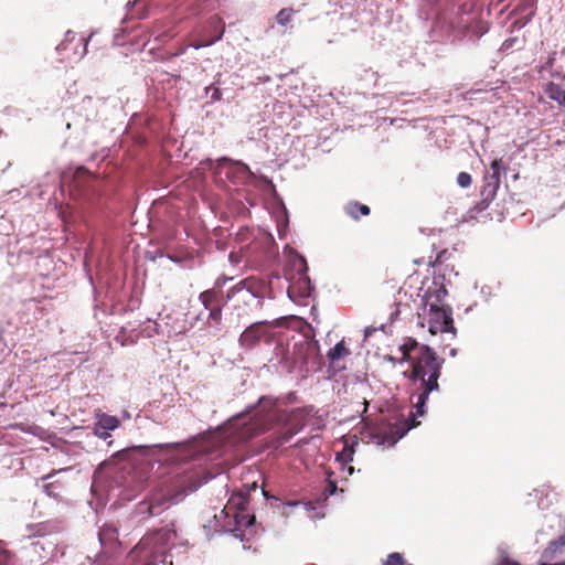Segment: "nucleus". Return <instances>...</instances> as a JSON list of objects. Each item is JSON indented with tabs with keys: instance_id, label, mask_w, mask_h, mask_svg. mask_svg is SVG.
Returning a JSON list of instances; mask_svg holds the SVG:
<instances>
[{
	"instance_id": "1",
	"label": "nucleus",
	"mask_w": 565,
	"mask_h": 565,
	"mask_svg": "<svg viewBox=\"0 0 565 565\" xmlns=\"http://www.w3.org/2000/svg\"><path fill=\"white\" fill-rule=\"evenodd\" d=\"M290 420V412L281 408L278 398L262 396L255 404L233 416L217 438L220 441H224L225 445L237 446L269 429L277 428L268 446L278 449L300 430V427Z\"/></svg>"
},
{
	"instance_id": "2",
	"label": "nucleus",
	"mask_w": 565,
	"mask_h": 565,
	"mask_svg": "<svg viewBox=\"0 0 565 565\" xmlns=\"http://www.w3.org/2000/svg\"><path fill=\"white\" fill-rule=\"evenodd\" d=\"M403 352L402 361H409L412 370L409 380L416 385V392L412 394V401H415V413H412L407 420L399 422L396 428L390 434H385L380 441L382 445L393 446L402 439L408 430L416 427L418 423L416 416L425 414V406L429 395L439 391L438 379L441 374V367L445 362L443 358L437 356L436 352L428 345H418L415 340H408L401 347Z\"/></svg>"
},
{
	"instance_id": "3",
	"label": "nucleus",
	"mask_w": 565,
	"mask_h": 565,
	"mask_svg": "<svg viewBox=\"0 0 565 565\" xmlns=\"http://www.w3.org/2000/svg\"><path fill=\"white\" fill-rule=\"evenodd\" d=\"M264 282L256 277L239 280L226 292L232 305L231 320L237 326L247 322L264 305Z\"/></svg>"
},
{
	"instance_id": "4",
	"label": "nucleus",
	"mask_w": 565,
	"mask_h": 565,
	"mask_svg": "<svg viewBox=\"0 0 565 565\" xmlns=\"http://www.w3.org/2000/svg\"><path fill=\"white\" fill-rule=\"evenodd\" d=\"M216 173L220 178L225 177L233 184L253 185L265 192H275L271 180L265 175H256L249 167L242 161H233L228 158L217 160Z\"/></svg>"
},
{
	"instance_id": "5",
	"label": "nucleus",
	"mask_w": 565,
	"mask_h": 565,
	"mask_svg": "<svg viewBox=\"0 0 565 565\" xmlns=\"http://www.w3.org/2000/svg\"><path fill=\"white\" fill-rule=\"evenodd\" d=\"M186 495L184 481L177 483L163 482L158 491H156L149 501H143L138 507V514L145 516L159 515L169 505L178 504Z\"/></svg>"
},
{
	"instance_id": "6",
	"label": "nucleus",
	"mask_w": 565,
	"mask_h": 565,
	"mask_svg": "<svg viewBox=\"0 0 565 565\" xmlns=\"http://www.w3.org/2000/svg\"><path fill=\"white\" fill-rule=\"evenodd\" d=\"M290 265L294 269L290 279V285L287 289V294L290 300L307 305V300L312 296L313 286L308 276L307 260L302 255L292 252L290 256Z\"/></svg>"
},
{
	"instance_id": "7",
	"label": "nucleus",
	"mask_w": 565,
	"mask_h": 565,
	"mask_svg": "<svg viewBox=\"0 0 565 565\" xmlns=\"http://www.w3.org/2000/svg\"><path fill=\"white\" fill-rule=\"evenodd\" d=\"M26 531L28 534L24 537L31 541L24 548L30 555L36 556L39 559L54 555L57 541L51 535L53 526L50 523L32 524L28 526Z\"/></svg>"
},
{
	"instance_id": "8",
	"label": "nucleus",
	"mask_w": 565,
	"mask_h": 565,
	"mask_svg": "<svg viewBox=\"0 0 565 565\" xmlns=\"http://www.w3.org/2000/svg\"><path fill=\"white\" fill-rule=\"evenodd\" d=\"M427 326L428 331L433 335L446 333L450 334L451 339H455L457 335V330L454 326L452 309L449 306L429 303Z\"/></svg>"
},
{
	"instance_id": "9",
	"label": "nucleus",
	"mask_w": 565,
	"mask_h": 565,
	"mask_svg": "<svg viewBox=\"0 0 565 565\" xmlns=\"http://www.w3.org/2000/svg\"><path fill=\"white\" fill-rule=\"evenodd\" d=\"M490 169L491 171H488L483 178V185L480 191L481 201L476 205L478 212L486 210L495 198L500 186L501 174L505 172V167L501 159L492 160Z\"/></svg>"
},
{
	"instance_id": "10",
	"label": "nucleus",
	"mask_w": 565,
	"mask_h": 565,
	"mask_svg": "<svg viewBox=\"0 0 565 565\" xmlns=\"http://www.w3.org/2000/svg\"><path fill=\"white\" fill-rule=\"evenodd\" d=\"M279 319L262 320L250 323L241 333L238 342L245 349H252L257 345L262 340H267L270 337L269 328L279 326Z\"/></svg>"
},
{
	"instance_id": "11",
	"label": "nucleus",
	"mask_w": 565,
	"mask_h": 565,
	"mask_svg": "<svg viewBox=\"0 0 565 565\" xmlns=\"http://www.w3.org/2000/svg\"><path fill=\"white\" fill-rule=\"evenodd\" d=\"M138 449L148 451L152 456L159 457L158 460H170L173 459L174 456L180 455L186 449V445L184 443H167V444H156L151 446H138Z\"/></svg>"
},
{
	"instance_id": "12",
	"label": "nucleus",
	"mask_w": 565,
	"mask_h": 565,
	"mask_svg": "<svg viewBox=\"0 0 565 565\" xmlns=\"http://www.w3.org/2000/svg\"><path fill=\"white\" fill-rule=\"evenodd\" d=\"M235 526L232 530L233 535L241 540H248L247 533L253 534V526L255 525L256 519L254 515L244 512H235L234 514Z\"/></svg>"
},
{
	"instance_id": "13",
	"label": "nucleus",
	"mask_w": 565,
	"mask_h": 565,
	"mask_svg": "<svg viewBox=\"0 0 565 565\" xmlns=\"http://www.w3.org/2000/svg\"><path fill=\"white\" fill-rule=\"evenodd\" d=\"M274 364H278L282 370L291 372L296 366V360L290 356L289 350L282 345L275 348V355L270 360Z\"/></svg>"
},
{
	"instance_id": "14",
	"label": "nucleus",
	"mask_w": 565,
	"mask_h": 565,
	"mask_svg": "<svg viewBox=\"0 0 565 565\" xmlns=\"http://www.w3.org/2000/svg\"><path fill=\"white\" fill-rule=\"evenodd\" d=\"M199 300L205 310L223 307L225 305L224 298L221 292L215 289H207L200 294Z\"/></svg>"
},
{
	"instance_id": "15",
	"label": "nucleus",
	"mask_w": 565,
	"mask_h": 565,
	"mask_svg": "<svg viewBox=\"0 0 565 565\" xmlns=\"http://www.w3.org/2000/svg\"><path fill=\"white\" fill-rule=\"evenodd\" d=\"M488 31L489 25L486 21L473 19L466 25L465 35L470 40H477L484 35Z\"/></svg>"
},
{
	"instance_id": "16",
	"label": "nucleus",
	"mask_w": 565,
	"mask_h": 565,
	"mask_svg": "<svg viewBox=\"0 0 565 565\" xmlns=\"http://www.w3.org/2000/svg\"><path fill=\"white\" fill-rule=\"evenodd\" d=\"M434 285H435V288L431 289V288H428L427 291L425 292V296L424 298L426 299L427 303H437L439 306H441V301L446 298L447 296V289L444 285H437L436 280H434Z\"/></svg>"
},
{
	"instance_id": "17",
	"label": "nucleus",
	"mask_w": 565,
	"mask_h": 565,
	"mask_svg": "<svg viewBox=\"0 0 565 565\" xmlns=\"http://www.w3.org/2000/svg\"><path fill=\"white\" fill-rule=\"evenodd\" d=\"M95 423L99 425V428L110 431L117 429L120 426V420L118 417L108 415L106 413L96 414Z\"/></svg>"
},
{
	"instance_id": "18",
	"label": "nucleus",
	"mask_w": 565,
	"mask_h": 565,
	"mask_svg": "<svg viewBox=\"0 0 565 565\" xmlns=\"http://www.w3.org/2000/svg\"><path fill=\"white\" fill-rule=\"evenodd\" d=\"M544 93L550 99L556 102L558 105L565 99V89L554 82L546 84Z\"/></svg>"
},
{
	"instance_id": "19",
	"label": "nucleus",
	"mask_w": 565,
	"mask_h": 565,
	"mask_svg": "<svg viewBox=\"0 0 565 565\" xmlns=\"http://www.w3.org/2000/svg\"><path fill=\"white\" fill-rule=\"evenodd\" d=\"M222 308L223 307H217V308H214V309H209L206 310L207 311V316H206V326L209 328H212L214 329L215 331H220L221 330V327H222Z\"/></svg>"
},
{
	"instance_id": "20",
	"label": "nucleus",
	"mask_w": 565,
	"mask_h": 565,
	"mask_svg": "<svg viewBox=\"0 0 565 565\" xmlns=\"http://www.w3.org/2000/svg\"><path fill=\"white\" fill-rule=\"evenodd\" d=\"M276 223H277V232L280 238H284L288 231V212L285 205L281 206V209L278 211L276 215Z\"/></svg>"
},
{
	"instance_id": "21",
	"label": "nucleus",
	"mask_w": 565,
	"mask_h": 565,
	"mask_svg": "<svg viewBox=\"0 0 565 565\" xmlns=\"http://www.w3.org/2000/svg\"><path fill=\"white\" fill-rule=\"evenodd\" d=\"M353 210H359L360 216L370 214V207L365 204H360L358 202H349L344 206V211L349 216H351L354 220H359V214H354V212H352Z\"/></svg>"
},
{
	"instance_id": "22",
	"label": "nucleus",
	"mask_w": 565,
	"mask_h": 565,
	"mask_svg": "<svg viewBox=\"0 0 565 565\" xmlns=\"http://www.w3.org/2000/svg\"><path fill=\"white\" fill-rule=\"evenodd\" d=\"M354 451V444H345L342 451L337 454L335 460L340 462L343 467H345L353 460Z\"/></svg>"
},
{
	"instance_id": "23",
	"label": "nucleus",
	"mask_w": 565,
	"mask_h": 565,
	"mask_svg": "<svg viewBox=\"0 0 565 565\" xmlns=\"http://www.w3.org/2000/svg\"><path fill=\"white\" fill-rule=\"evenodd\" d=\"M98 537L103 545L110 543L117 539V530L113 525H104L98 532Z\"/></svg>"
},
{
	"instance_id": "24",
	"label": "nucleus",
	"mask_w": 565,
	"mask_h": 565,
	"mask_svg": "<svg viewBox=\"0 0 565 565\" xmlns=\"http://www.w3.org/2000/svg\"><path fill=\"white\" fill-rule=\"evenodd\" d=\"M347 354H349V350L345 348L343 341H340L328 351L327 358L330 362H334Z\"/></svg>"
},
{
	"instance_id": "25",
	"label": "nucleus",
	"mask_w": 565,
	"mask_h": 565,
	"mask_svg": "<svg viewBox=\"0 0 565 565\" xmlns=\"http://www.w3.org/2000/svg\"><path fill=\"white\" fill-rule=\"evenodd\" d=\"M220 78H221V74H216L215 76V82L212 83L211 85H209L206 88H205V95L207 97H210L211 99V103H215V102H218L222 99V92L221 89L216 86V84L220 83Z\"/></svg>"
},
{
	"instance_id": "26",
	"label": "nucleus",
	"mask_w": 565,
	"mask_h": 565,
	"mask_svg": "<svg viewBox=\"0 0 565 565\" xmlns=\"http://www.w3.org/2000/svg\"><path fill=\"white\" fill-rule=\"evenodd\" d=\"M42 490L46 495L58 499L62 491V484L58 481L46 482L42 486Z\"/></svg>"
},
{
	"instance_id": "27",
	"label": "nucleus",
	"mask_w": 565,
	"mask_h": 565,
	"mask_svg": "<svg viewBox=\"0 0 565 565\" xmlns=\"http://www.w3.org/2000/svg\"><path fill=\"white\" fill-rule=\"evenodd\" d=\"M247 498L244 494H233L228 501L231 508H235L236 512H244L247 507Z\"/></svg>"
},
{
	"instance_id": "28",
	"label": "nucleus",
	"mask_w": 565,
	"mask_h": 565,
	"mask_svg": "<svg viewBox=\"0 0 565 565\" xmlns=\"http://www.w3.org/2000/svg\"><path fill=\"white\" fill-rule=\"evenodd\" d=\"M563 548H565V533L558 539L550 542L545 550V554H554L556 552H561Z\"/></svg>"
},
{
	"instance_id": "29",
	"label": "nucleus",
	"mask_w": 565,
	"mask_h": 565,
	"mask_svg": "<svg viewBox=\"0 0 565 565\" xmlns=\"http://www.w3.org/2000/svg\"><path fill=\"white\" fill-rule=\"evenodd\" d=\"M0 565H17L14 555L0 543Z\"/></svg>"
},
{
	"instance_id": "30",
	"label": "nucleus",
	"mask_w": 565,
	"mask_h": 565,
	"mask_svg": "<svg viewBox=\"0 0 565 565\" xmlns=\"http://www.w3.org/2000/svg\"><path fill=\"white\" fill-rule=\"evenodd\" d=\"M292 14V9H281L276 15V21L279 25L286 26L291 21Z\"/></svg>"
},
{
	"instance_id": "31",
	"label": "nucleus",
	"mask_w": 565,
	"mask_h": 565,
	"mask_svg": "<svg viewBox=\"0 0 565 565\" xmlns=\"http://www.w3.org/2000/svg\"><path fill=\"white\" fill-rule=\"evenodd\" d=\"M143 332H146L147 337L149 338L159 333H166L159 322L151 320H148V326L143 329Z\"/></svg>"
},
{
	"instance_id": "32",
	"label": "nucleus",
	"mask_w": 565,
	"mask_h": 565,
	"mask_svg": "<svg viewBox=\"0 0 565 565\" xmlns=\"http://www.w3.org/2000/svg\"><path fill=\"white\" fill-rule=\"evenodd\" d=\"M383 565H412L405 562L403 555L401 553H391L388 554L386 561Z\"/></svg>"
},
{
	"instance_id": "33",
	"label": "nucleus",
	"mask_w": 565,
	"mask_h": 565,
	"mask_svg": "<svg viewBox=\"0 0 565 565\" xmlns=\"http://www.w3.org/2000/svg\"><path fill=\"white\" fill-rule=\"evenodd\" d=\"M457 183L461 188H468L472 183V178L468 172H460L457 177Z\"/></svg>"
},
{
	"instance_id": "34",
	"label": "nucleus",
	"mask_w": 565,
	"mask_h": 565,
	"mask_svg": "<svg viewBox=\"0 0 565 565\" xmlns=\"http://www.w3.org/2000/svg\"><path fill=\"white\" fill-rule=\"evenodd\" d=\"M515 45H519V47H520V46H521V41H520L518 38H509V39H507V40L502 43V45H501L500 50H501L502 52H508V51H510L511 49H513Z\"/></svg>"
},
{
	"instance_id": "35",
	"label": "nucleus",
	"mask_w": 565,
	"mask_h": 565,
	"mask_svg": "<svg viewBox=\"0 0 565 565\" xmlns=\"http://www.w3.org/2000/svg\"><path fill=\"white\" fill-rule=\"evenodd\" d=\"M93 433L96 437H98L99 439H103V440H107L108 438L111 437L110 435V430H106V429H103V428H99V425L94 423V427H93Z\"/></svg>"
},
{
	"instance_id": "36",
	"label": "nucleus",
	"mask_w": 565,
	"mask_h": 565,
	"mask_svg": "<svg viewBox=\"0 0 565 565\" xmlns=\"http://www.w3.org/2000/svg\"><path fill=\"white\" fill-rule=\"evenodd\" d=\"M230 280H233V277H227V276H220L218 278H216V280L214 281V286L211 288V289H215V291H221V289L225 286V284Z\"/></svg>"
},
{
	"instance_id": "37",
	"label": "nucleus",
	"mask_w": 565,
	"mask_h": 565,
	"mask_svg": "<svg viewBox=\"0 0 565 565\" xmlns=\"http://www.w3.org/2000/svg\"><path fill=\"white\" fill-rule=\"evenodd\" d=\"M338 490V487H337V482L335 481H329L327 488L324 489V492H323V500L326 501L329 495H332L337 492Z\"/></svg>"
},
{
	"instance_id": "38",
	"label": "nucleus",
	"mask_w": 565,
	"mask_h": 565,
	"mask_svg": "<svg viewBox=\"0 0 565 565\" xmlns=\"http://www.w3.org/2000/svg\"><path fill=\"white\" fill-rule=\"evenodd\" d=\"M74 38H75L74 32H72V31H67V32H66V34H65V40H64V41H62V42L57 45L56 50H57V51L66 50V47H67V43H68L70 41H72V40H74Z\"/></svg>"
},
{
	"instance_id": "39",
	"label": "nucleus",
	"mask_w": 565,
	"mask_h": 565,
	"mask_svg": "<svg viewBox=\"0 0 565 565\" xmlns=\"http://www.w3.org/2000/svg\"><path fill=\"white\" fill-rule=\"evenodd\" d=\"M70 469H71V468H63V469H58V470H53L52 472H50V473H47V475L43 476V477L41 478V480H43V481L50 480V479H51V478H53L55 475H57V473H60V472L67 471V470H70Z\"/></svg>"
},
{
	"instance_id": "40",
	"label": "nucleus",
	"mask_w": 565,
	"mask_h": 565,
	"mask_svg": "<svg viewBox=\"0 0 565 565\" xmlns=\"http://www.w3.org/2000/svg\"><path fill=\"white\" fill-rule=\"evenodd\" d=\"M375 331H376V328H374V327H366V328L364 329V337H365V338H369V337H371Z\"/></svg>"
},
{
	"instance_id": "41",
	"label": "nucleus",
	"mask_w": 565,
	"mask_h": 565,
	"mask_svg": "<svg viewBox=\"0 0 565 565\" xmlns=\"http://www.w3.org/2000/svg\"><path fill=\"white\" fill-rule=\"evenodd\" d=\"M214 42H215V41H209V42H206V43L193 44V47H194V49H196V50H199V49L204 47V46H210V45H212Z\"/></svg>"
},
{
	"instance_id": "42",
	"label": "nucleus",
	"mask_w": 565,
	"mask_h": 565,
	"mask_svg": "<svg viewBox=\"0 0 565 565\" xmlns=\"http://www.w3.org/2000/svg\"><path fill=\"white\" fill-rule=\"evenodd\" d=\"M531 17L526 18L525 20L523 21H520V20H516L515 21V24L519 25V28H523L529 21H530Z\"/></svg>"
},
{
	"instance_id": "43",
	"label": "nucleus",
	"mask_w": 565,
	"mask_h": 565,
	"mask_svg": "<svg viewBox=\"0 0 565 565\" xmlns=\"http://www.w3.org/2000/svg\"><path fill=\"white\" fill-rule=\"evenodd\" d=\"M303 509H305L307 512H309V511H311V510H316V508L312 505V503H311V502H306V503H303Z\"/></svg>"
},
{
	"instance_id": "44",
	"label": "nucleus",
	"mask_w": 565,
	"mask_h": 565,
	"mask_svg": "<svg viewBox=\"0 0 565 565\" xmlns=\"http://www.w3.org/2000/svg\"><path fill=\"white\" fill-rule=\"evenodd\" d=\"M81 43H82V44H83V46H84V47H83V53H82V55H81V56H83V55H85V54H86V52H87V40H85V39H81Z\"/></svg>"
},
{
	"instance_id": "45",
	"label": "nucleus",
	"mask_w": 565,
	"mask_h": 565,
	"mask_svg": "<svg viewBox=\"0 0 565 565\" xmlns=\"http://www.w3.org/2000/svg\"><path fill=\"white\" fill-rule=\"evenodd\" d=\"M77 174L78 175H84V174H86V170L84 168H81V169L77 170Z\"/></svg>"
},
{
	"instance_id": "46",
	"label": "nucleus",
	"mask_w": 565,
	"mask_h": 565,
	"mask_svg": "<svg viewBox=\"0 0 565 565\" xmlns=\"http://www.w3.org/2000/svg\"><path fill=\"white\" fill-rule=\"evenodd\" d=\"M347 469H348V473H349V475H352V473H353V471H354V468H353L352 466H348V468H347Z\"/></svg>"
},
{
	"instance_id": "47",
	"label": "nucleus",
	"mask_w": 565,
	"mask_h": 565,
	"mask_svg": "<svg viewBox=\"0 0 565 565\" xmlns=\"http://www.w3.org/2000/svg\"><path fill=\"white\" fill-rule=\"evenodd\" d=\"M450 355L454 358L457 355V349H451L450 350Z\"/></svg>"
},
{
	"instance_id": "48",
	"label": "nucleus",
	"mask_w": 565,
	"mask_h": 565,
	"mask_svg": "<svg viewBox=\"0 0 565 565\" xmlns=\"http://www.w3.org/2000/svg\"><path fill=\"white\" fill-rule=\"evenodd\" d=\"M298 504H299V502L295 501V502H289L286 505H288V507H296Z\"/></svg>"
},
{
	"instance_id": "49",
	"label": "nucleus",
	"mask_w": 565,
	"mask_h": 565,
	"mask_svg": "<svg viewBox=\"0 0 565 565\" xmlns=\"http://www.w3.org/2000/svg\"><path fill=\"white\" fill-rule=\"evenodd\" d=\"M177 333H178L177 331H171V330L167 331L168 337H171L172 334H177Z\"/></svg>"
},
{
	"instance_id": "50",
	"label": "nucleus",
	"mask_w": 565,
	"mask_h": 565,
	"mask_svg": "<svg viewBox=\"0 0 565 565\" xmlns=\"http://www.w3.org/2000/svg\"><path fill=\"white\" fill-rule=\"evenodd\" d=\"M323 516H324V514H323V513H317L313 518L321 519V518H323Z\"/></svg>"
},
{
	"instance_id": "51",
	"label": "nucleus",
	"mask_w": 565,
	"mask_h": 565,
	"mask_svg": "<svg viewBox=\"0 0 565 565\" xmlns=\"http://www.w3.org/2000/svg\"><path fill=\"white\" fill-rule=\"evenodd\" d=\"M248 203L250 206H254L256 203L254 201H252L249 198L247 199Z\"/></svg>"
},
{
	"instance_id": "52",
	"label": "nucleus",
	"mask_w": 565,
	"mask_h": 565,
	"mask_svg": "<svg viewBox=\"0 0 565 565\" xmlns=\"http://www.w3.org/2000/svg\"><path fill=\"white\" fill-rule=\"evenodd\" d=\"M363 404H364V409H363V412H366V409H367V403H366V402H364Z\"/></svg>"
},
{
	"instance_id": "53",
	"label": "nucleus",
	"mask_w": 565,
	"mask_h": 565,
	"mask_svg": "<svg viewBox=\"0 0 565 565\" xmlns=\"http://www.w3.org/2000/svg\"><path fill=\"white\" fill-rule=\"evenodd\" d=\"M559 105L565 107V99Z\"/></svg>"
},
{
	"instance_id": "54",
	"label": "nucleus",
	"mask_w": 565,
	"mask_h": 565,
	"mask_svg": "<svg viewBox=\"0 0 565 565\" xmlns=\"http://www.w3.org/2000/svg\"><path fill=\"white\" fill-rule=\"evenodd\" d=\"M352 212H354V214H359L360 215L359 210H353Z\"/></svg>"
},
{
	"instance_id": "55",
	"label": "nucleus",
	"mask_w": 565,
	"mask_h": 565,
	"mask_svg": "<svg viewBox=\"0 0 565 565\" xmlns=\"http://www.w3.org/2000/svg\"><path fill=\"white\" fill-rule=\"evenodd\" d=\"M233 257H234L233 253H232V254H230V259H231L232 262H233Z\"/></svg>"
}]
</instances>
